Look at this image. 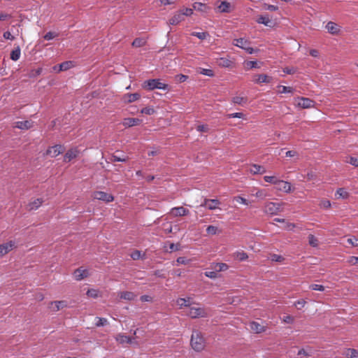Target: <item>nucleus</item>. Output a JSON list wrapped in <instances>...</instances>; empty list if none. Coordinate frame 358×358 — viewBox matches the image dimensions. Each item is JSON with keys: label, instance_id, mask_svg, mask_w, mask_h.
I'll return each instance as SVG.
<instances>
[{"label": "nucleus", "instance_id": "obj_1", "mask_svg": "<svg viewBox=\"0 0 358 358\" xmlns=\"http://www.w3.org/2000/svg\"><path fill=\"white\" fill-rule=\"evenodd\" d=\"M190 344L192 348L196 352H200L204 349L205 341L200 331H194L192 332Z\"/></svg>", "mask_w": 358, "mask_h": 358}, {"label": "nucleus", "instance_id": "obj_2", "mask_svg": "<svg viewBox=\"0 0 358 358\" xmlns=\"http://www.w3.org/2000/svg\"><path fill=\"white\" fill-rule=\"evenodd\" d=\"M143 87L150 91L155 89L169 90V85L162 83L159 79H150L145 80L143 83Z\"/></svg>", "mask_w": 358, "mask_h": 358}, {"label": "nucleus", "instance_id": "obj_3", "mask_svg": "<svg viewBox=\"0 0 358 358\" xmlns=\"http://www.w3.org/2000/svg\"><path fill=\"white\" fill-rule=\"evenodd\" d=\"M193 9L183 7L175 13L172 18V22H181L186 20L187 17L192 15Z\"/></svg>", "mask_w": 358, "mask_h": 358}, {"label": "nucleus", "instance_id": "obj_4", "mask_svg": "<svg viewBox=\"0 0 358 358\" xmlns=\"http://www.w3.org/2000/svg\"><path fill=\"white\" fill-rule=\"evenodd\" d=\"M282 203L267 202L264 206V212L270 215H277L282 211Z\"/></svg>", "mask_w": 358, "mask_h": 358}, {"label": "nucleus", "instance_id": "obj_5", "mask_svg": "<svg viewBox=\"0 0 358 358\" xmlns=\"http://www.w3.org/2000/svg\"><path fill=\"white\" fill-rule=\"evenodd\" d=\"M235 6L234 1H217L215 10L217 13H230L234 10Z\"/></svg>", "mask_w": 358, "mask_h": 358}, {"label": "nucleus", "instance_id": "obj_6", "mask_svg": "<svg viewBox=\"0 0 358 358\" xmlns=\"http://www.w3.org/2000/svg\"><path fill=\"white\" fill-rule=\"evenodd\" d=\"M185 315L192 319L208 317V313L203 308L194 306H191Z\"/></svg>", "mask_w": 358, "mask_h": 358}, {"label": "nucleus", "instance_id": "obj_7", "mask_svg": "<svg viewBox=\"0 0 358 358\" xmlns=\"http://www.w3.org/2000/svg\"><path fill=\"white\" fill-rule=\"evenodd\" d=\"M192 9L193 11L196 10L203 15H208L211 11V7L209 5L201 2H194L192 4Z\"/></svg>", "mask_w": 358, "mask_h": 358}, {"label": "nucleus", "instance_id": "obj_8", "mask_svg": "<svg viewBox=\"0 0 358 358\" xmlns=\"http://www.w3.org/2000/svg\"><path fill=\"white\" fill-rule=\"evenodd\" d=\"M297 106L302 108H310L314 107L315 101L306 97H297Z\"/></svg>", "mask_w": 358, "mask_h": 358}, {"label": "nucleus", "instance_id": "obj_9", "mask_svg": "<svg viewBox=\"0 0 358 358\" xmlns=\"http://www.w3.org/2000/svg\"><path fill=\"white\" fill-rule=\"evenodd\" d=\"M93 196L95 199L103 201L107 203L111 202L114 199V197L111 194L101 191L94 192Z\"/></svg>", "mask_w": 358, "mask_h": 358}, {"label": "nucleus", "instance_id": "obj_10", "mask_svg": "<svg viewBox=\"0 0 358 358\" xmlns=\"http://www.w3.org/2000/svg\"><path fill=\"white\" fill-rule=\"evenodd\" d=\"M275 188L279 191L289 193L292 191V185L289 182L278 180Z\"/></svg>", "mask_w": 358, "mask_h": 358}, {"label": "nucleus", "instance_id": "obj_11", "mask_svg": "<svg viewBox=\"0 0 358 358\" xmlns=\"http://www.w3.org/2000/svg\"><path fill=\"white\" fill-rule=\"evenodd\" d=\"M64 150V148L62 145H55L54 146L50 147L47 150V155H50L52 157H55L58 156L59 154L62 153Z\"/></svg>", "mask_w": 358, "mask_h": 358}, {"label": "nucleus", "instance_id": "obj_12", "mask_svg": "<svg viewBox=\"0 0 358 358\" xmlns=\"http://www.w3.org/2000/svg\"><path fill=\"white\" fill-rule=\"evenodd\" d=\"M220 204V201L218 199H205L201 206H205L209 210H215L218 208Z\"/></svg>", "mask_w": 358, "mask_h": 358}, {"label": "nucleus", "instance_id": "obj_13", "mask_svg": "<svg viewBox=\"0 0 358 358\" xmlns=\"http://www.w3.org/2000/svg\"><path fill=\"white\" fill-rule=\"evenodd\" d=\"M176 304L179 306V308L181 309L184 307H191L192 305L196 304L194 301H192V299L190 297L187 298H178L176 300Z\"/></svg>", "mask_w": 358, "mask_h": 358}, {"label": "nucleus", "instance_id": "obj_14", "mask_svg": "<svg viewBox=\"0 0 358 358\" xmlns=\"http://www.w3.org/2000/svg\"><path fill=\"white\" fill-rule=\"evenodd\" d=\"M74 66V62L72 61H66L58 66H55L53 69L57 71H67Z\"/></svg>", "mask_w": 358, "mask_h": 358}, {"label": "nucleus", "instance_id": "obj_15", "mask_svg": "<svg viewBox=\"0 0 358 358\" xmlns=\"http://www.w3.org/2000/svg\"><path fill=\"white\" fill-rule=\"evenodd\" d=\"M74 278L76 280L80 281L89 275V272L87 269L78 268L73 272Z\"/></svg>", "mask_w": 358, "mask_h": 358}, {"label": "nucleus", "instance_id": "obj_16", "mask_svg": "<svg viewBox=\"0 0 358 358\" xmlns=\"http://www.w3.org/2000/svg\"><path fill=\"white\" fill-rule=\"evenodd\" d=\"M325 29L331 34H340L342 32L340 24H327Z\"/></svg>", "mask_w": 358, "mask_h": 358}, {"label": "nucleus", "instance_id": "obj_17", "mask_svg": "<svg viewBox=\"0 0 358 358\" xmlns=\"http://www.w3.org/2000/svg\"><path fill=\"white\" fill-rule=\"evenodd\" d=\"M217 64L220 67L231 68L234 62L229 58L220 57L217 59Z\"/></svg>", "mask_w": 358, "mask_h": 358}, {"label": "nucleus", "instance_id": "obj_18", "mask_svg": "<svg viewBox=\"0 0 358 358\" xmlns=\"http://www.w3.org/2000/svg\"><path fill=\"white\" fill-rule=\"evenodd\" d=\"M189 213V210L183 208L182 206L174 207L171 209V213L175 217L187 215Z\"/></svg>", "mask_w": 358, "mask_h": 358}, {"label": "nucleus", "instance_id": "obj_19", "mask_svg": "<svg viewBox=\"0 0 358 358\" xmlns=\"http://www.w3.org/2000/svg\"><path fill=\"white\" fill-rule=\"evenodd\" d=\"M249 327L250 329L256 334H259L266 331V327L264 326H262L255 321L250 322Z\"/></svg>", "mask_w": 358, "mask_h": 358}, {"label": "nucleus", "instance_id": "obj_20", "mask_svg": "<svg viewBox=\"0 0 358 358\" xmlns=\"http://www.w3.org/2000/svg\"><path fill=\"white\" fill-rule=\"evenodd\" d=\"M272 80V78L268 76L266 74H259L255 76L253 81L255 83L262 84V83H268Z\"/></svg>", "mask_w": 358, "mask_h": 358}, {"label": "nucleus", "instance_id": "obj_21", "mask_svg": "<svg viewBox=\"0 0 358 358\" xmlns=\"http://www.w3.org/2000/svg\"><path fill=\"white\" fill-rule=\"evenodd\" d=\"M78 154V151L76 148H72L69 150L64 157V160L66 162H69L71 161L73 159L76 158Z\"/></svg>", "mask_w": 358, "mask_h": 358}, {"label": "nucleus", "instance_id": "obj_22", "mask_svg": "<svg viewBox=\"0 0 358 358\" xmlns=\"http://www.w3.org/2000/svg\"><path fill=\"white\" fill-rule=\"evenodd\" d=\"M250 44V41L243 38H236L233 41L234 45H236L243 50H245V48H246L247 46Z\"/></svg>", "mask_w": 358, "mask_h": 358}, {"label": "nucleus", "instance_id": "obj_23", "mask_svg": "<svg viewBox=\"0 0 358 358\" xmlns=\"http://www.w3.org/2000/svg\"><path fill=\"white\" fill-rule=\"evenodd\" d=\"M13 243L8 242L6 243L1 244L0 245V255L3 256L6 254H7L9 251H10L13 248Z\"/></svg>", "mask_w": 358, "mask_h": 358}, {"label": "nucleus", "instance_id": "obj_24", "mask_svg": "<svg viewBox=\"0 0 358 358\" xmlns=\"http://www.w3.org/2000/svg\"><path fill=\"white\" fill-rule=\"evenodd\" d=\"M141 122V120L138 118H125L124 119L122 124L124 127H130L134 125H137Z\"/></svg>", "mask_w": 358, "mask_h": 358}, {"label": "nucleus", "instance_id": "obj_25", "mask_svg": "<svg viewBox=\"0 0 358 358\" xmlns=\"http://www.w3.org/2000/svg\"><path fill=\"white\" fill-rule=\"evenodd\" d=\"M66 306V302L64 301H57L51 303L50 308L53 311H58L61 308Z\"/></svg>", "mask_w": 358, "mask_h": 358}, {"label": "nucleus", "instance_id": "obj_26", "mask_svg": "<svg viewBox=\"0 0 358 358\" xmlns=\"http://www.w3.org/2000/svg\"><path fill=\"white\" fill-rule=\"evenodd\" d=\"M15 127L20 129H28L32 127V122L29 120L17 122Z\"/></svg>", "mask_w": 358, "mask_h": 358}, {"label": "nucleus", "instance_id": "obj_27", "mask_svg": "<svg viewBox=\"0 0 358 358\" xmlns=\"http://www.w3.org/2000/svg\"><path fill=\"white\" fill-rule=\"evenodd\" d=\"M115 339L118 343L121 344L131 343L132 342L131 338L130 337L122 334H117L115 337Z\"/></svg>", "mask_w": 358, "mask_h": 358}, {"label": "nucleus", "instance_id": "obj_28", "mask_svg": "<svg viewBox=\"0 0 358 358\" xmlns=\"http://www.w3.org/2000/svg\"><path fill=\"white\" fill-rule=\"evenodd\" d=\"M136 294L131 292H122L120 294V297L122 299H125L128 301H133L136 298Z\"/></svg>", "mask_w": 358, "mask_h": 358}, {"label": "nucleus", "instance_id": "obj_29", "mask_svg": "<svg viewBox=\"0 0 358 358\" xmlns=\"http://www.w3.org/2000/svg\"><path fill=\"white\" fill-rule=\"evenodd\" d=\"M43 201L41 199H36L30 202L28 205L29 210H37L43 203Z\"/></svg>", "mask_w": 358, "mask_h": 358}, {"label": "nucleus", "instance_id": "obj_30", "mask_svg": "<svg viewBox=\"0 0 358 358\" xmlns=\"http://www.w3.org/2000/svg\"><path fill=\"white\" fill-rule=\"evenodd\" d=\"M250 172L253 174H262L266 172V169L262 166L253 164L250 169Z\"/></svg>", "mask_w": 358, "mask_h": 358}, {"label": "nucleus", "instance_id": "obj_31", "mask_svg": "<svg viewBox=\"0 0 358 358\" xmlns=\"http://www.w3.org/2000/svg\"><path fill=\"white\" fill-rule=\"evenodd\" d=\"M140 97L141 95L138 93L127 94L124 95V98H127V101L128 103L134 102L138 100Z\"/></svg>", "mask_w": 358, "mask_h": 358}, {"label": "nucleus", "instance_id": "obj_32", "mask_svg": "<svg viewBox=\"0 0 358 358\" xmlns=\"http://www.w3.org/2000/svg\"><path fill=\"white\" fill-rule=\"evenodd\" d=\"M20 48L17 47L15 49L13 50L10 53V59L13 61H17L20 57Z\"/></svg>", "mask_w": 358, "mask_h": 358}, {"label": "nucleus", "instance_id": "obj_33", "mask_svg": "<svg viewBox=\"0 0 358 358\" xmlns=\"http://www.w3.org/2000/svg\"><path fill=\"white\" fill-rule=\"evenodd\" d=\"M145 43H146V40L145 38H136V39L134 40L131 45L133 47L138 48V47H142V46L145 45Z\"/></svg>", "mask_w": 358, "mask_h": 358}, {"label": "nucleus", "instance_id": "obj_34", "mask_svg": "<svg viewBox=\"0 0 358 358\" xmlns=\"http://www.w3.org/2000/svg\"><path fill=\"white\" fill-rule=\"evenodd\" d=\"M213 268L216 272L225 271L229 268V266L225 263H217Z\"/></svg>", "mask_w": 358, "mask_h": 358}, {"label": "nucleus", "instance_id": "obj_35", "mask_svg": "<svg viewBox=\"0 0 358 358\" xmlns=\"http://www.w3.org/2000/svg\"><path fill=\"white\" fill-rule=\"evenodd\" d=\"M234 257L239 261H244L248 258V255L246 252L241 251L235 252Z\"/></svg>", "mask_w": 358, "mask_h": 358}, {"label": "nucleus", "instance_id": "obj_36", "mask_svg": "<svg viewBox=\"0 0 358 358\" xmlns=\"http://www.w3.org/2000/svg\"><path fill=\"white\" fill-rule=\"evenodd\" d=\"M345 355L348 358H355L358 357V350L355 349H347L346 352H345Z\"/></svg>", "mask_w": 358, "mask_h": 358}, {"label": "nucleus", "instance_id": "obj_37", "mask_svg": "<svg viewBox=\"0 0 358 358\" xmlns=\"http://www.w3.org/2000/svg\"><path fill=\"white\" fill-rule=\"evenodd\" d=\"M277 87L279 88L278 92L281 93V94H282V93H293L294 92V89L292 87L278 85Z\"/></svg>", "mask_w": 358, "mask_h": 358}, {"label": "nucleus", "instance_id": "obj_38", "mask_svg": "<svg viewBox=\"0 0 358 358\" xmlns=\"http://www.w3.org/2000/svg\"><path fill=\"white\" fill-rule=\"evenodd\" d=\"M252 194L261 199H264L268 196L266 191L264 189H259Z\"/></svg>", "mask_w": 358, "mask_h": 358}, {"label": "nucleus", "instance_id": "obj_39", "mask_svg": "<svg viewBox=\"0 0 358 358\" xmlns=\"http://www.w3.org/2000/svg\"><path fill=\"white\" fill-rule=\"evenodd\" d=\"M308 243L312 247L316 248L318 245V240L313 234L308 236Z\"/></svg>", "mask_w": 358, "mask_h": 358}, {"label": "nucleus", "instance_id": "obj_40", "mask_svg": "<svg viewBox=\"0 0 358 358\" xmlns=\"http://www.w3.org/2000/svg\"><path fill=\"white\" fill-rule=\"evenodd\" d=\"M336 196H338V198L345 199L348 197V194L343 188H339L336 192Z\"/></svg>", "mask_w": 358, "mask_h": 358}, {"label": "nucleus", "instance_id": "obj_41", "mask_svg": "<svg viewBox=\"0 0 358 358\" xmlns=\"http://www.w3.org/2000/svg\"><path fill=\"white\" fill-rule=\"evenodd\" d=\"M96 320H97L95 324L96 327H103L108 324L107 319L104 317H96Z\"/></svg>", "mask_w": 358, "mask_h": 358}, {"label": "nucleus", "instance_id": "obj_42", "mask_svg": "<svg viewBox=\"0 0 358 358\" xmlns=\"http://www.w3.org/2000/svg\"><path fill=\"white\" fill-rule=\"evenodd\" d=\"M232 101L236 104L243 105L246 103L247 99L241 96H234Z\"/></svg>", "mask_w": 358, "mask_h": 358}, {"label": "nucleus", "instance_id": "obj_43", "mask_svg": "<svg viewBox=\"0 0 358 358\" xmlns=\"http://www.w3.org/2000/svg\"><path fill=\"white\" fill-rule=\"evenodd\" d=\"M87 295L89 297L96 299V298L99 297V291L95 289H90L87 292Z\"/></svg>", "mask_w": 358, "mask_h": 358}, {"label": "nucleus", "instance_id": "obj_44", "mask_svg": "<svg viewBox=\"0 0 358 358\" xmlns=\"http://www.w3.org/2000/svg\"><path fill=\"white\" fill-rule=\"evenodd\" d=\"M199 73L209 77H213L214 76L213 71L209 69H200Z\"/></svg>", "mask_w": 358, "mask_h": 358}, {"label": "nucleus", "instance_id": "obj_45", "mask_svg": "<svg viewBox=\"0 0 358 358\" xmlns=\"http://www.w3.org/2000/svg\"><path fill=\"white\" fill-rule=\"evenodd\" d=\"M206 232H207V234H208L215 235V234L218 232V229H217V227H215V226L209 225V226L206 228Z\"/></svg>", "mask_w": 358, "mask_h": 358}, {"label": "nucleus", "instance_id": "obj_46", "mask_svg": "<svg viewBox=\"0 0 358 358\" xmlns=\"http://www.w3.org/2000/svg\"><path fill=\"white\" fill-rule=\"evenodd\" d=\"M57 36H58L57 33L53 32V31H49L44 35L43 38L46 41H50V40L55 38Z\"/></svg>", "mask_w": 358, "mask_h": 358}, {"label": "nucleus", "instance_id": "obj_47", "mask_svg": "<svg viewBox=\"0 0 358 358\" xmlns=\"http://www.w3.org/2000/svg\"><path fill=\"white\" fill-rule=\"evenodd\" d=\"M192 36H196L198 38L203 40L206 38V37L208 36V34L207 32H193L192 34Z\"/></svg>", "mask_w": 358, "mask_h": 358}, {"label": "nucleus", "instance_id": "obj_48", "mask_svg": "<svg viewBox=\"0 0 358 358\" xmlns=\"http://www.w3.org/2000/svg\"><path fill=\"white\" fill-rule=\"evenodd\" d=\"M270 258H271V261L276 262H281L285 259V258L282 256L277 255V254L271 255Z\"/></svg>", "mask_w": 358, "mask_h": 358}, {"label": "nucleus", "instance_id": "obj_49", "mask_svg": "<svg viewBox=\"0 0 358 358\" xmlns=\"http://www.w3.org/2000/svg\"><path fill=\"white\" fill-rule=\"evenodd\" d=\"M264 180L266 182H269V183H272L273 185H276L277 183V181L278 179H277L274 176H265L264 177Z\"/></svg>", "mask_w": 358, "mask_h": 358}, {"label": "nucleus", "instance_id": "obj_50", "mask_svg": "<svg viewBox=\"0 0 358 358\" xmlns=\"http://www.w3.org/2000/svg\"><path fill=\"white\" fill-rule=\"evenodd\" d=\"M259 68V66L257 64V62L256 61H249L246 62V69H257Z\"/></svg>", "mask_w": 358, "mask_h": 358}, {"label": "nucleus", "instance_id": "obj_51", "mask_svg": "<svg viewBox=\"0 0 358 358\" xmlns=\"http://www.w3.org/2000/svg\"><path fill=\"white\" fill-rule=\"evenodd\" d=\"M196 130L199 132L207 133L209 131V127L206 124H200L196 127Z\"/></svg>", "mask_w": 358, "mask_h": 358}, {"label": "nucleus", "instance_id": "obj_52", "mask_svg": "<svg viewBox=\"0 0 358 358\" xmlns=\"http://www.w3.org/2000/svg\"><path fill=\"white\" fill-rule=\"evenodd\" d=\"M309 288L312 290L324 291V287L322 285L312 284L309 286Z\"/></svg>", "mask_w": 358, "mask_h": 358}, {"label": "nucleus", "instance_id": "obj_53", "mask_svg": "<svg viewBox=\"0 0 358 358\" xmlns=\"http://www.w3.org/2000/svg\"><path fill=\"white\" fill-rule=\"evenodd\" d=\"M263 6H264V9H265L266 10H269V11H275V10H278V7L275 5H270V4L264 3L263 5Z\"/></svg>", "mask_w": 358, "mask_h": 358}, {"label": "nucleus", "instance_id": "obj_54", "mask_svg": "<svg viewBox=\"0 0 358 358\" xmlns=\"http://www.w3.org/2000/svg\"><path fill=\"white\" fill-rule=\"evenodd\" d=\"M130 256L134 260H137L141 258V252L140 250H136L131 254Z\"/></svg>", "mask_w": 358, "mask_h": 358}, {"label": "nucleus", "instance_id": "obj_55", "mask_svg": "<svg viewBox=\"0 0 358 358\" xmlns=\"http://www.w3.org/2000/svg\"><path fill=\"white\" fill-rule=\"evenodd\" d=\"M320 206L322 208H329L331 207V202L329 200L324 199L320 201Z\"/></svg>", "mask_w": 358, "mask_h": 358}, {"label": "nucleus", "instance_id": "obj_56", "mask_svg": "<svg viewBox=\"0 0 358 358\" xmlns=\"http://www.w3.org/2000/svg\"><path fill=\"white\" fill-rule=\"evenodd\" d=\"M141 112V113H144L146 115H152L155 113V109L151 107H145L143 108Z\"/></svg>", "mask_w": 358, "mask_h": 358}, {"label": "nucleus", "instance_id": "obj_57", "mask_svg": "<svg viewBox=\"0 0 358 358\" xmlns=\"http://www.w3.org/2000/svg\"><path fill=\"white\" fill-rule=\"evenodd\" d=\"M187 78L188 76L183 74H178L176 76V80L178 83H184L187 80Z\"/></svg>", "mask_w": 358, "mask_h": 358}, {"label": "nucleus", "instance_id": "obj_58", "mask_svg": "<svg viewBox=\"0 0 358 358\" xmlns=\"http://www.w3.org/2000/svg\"><path fill=\"white\" fill-rule=\"evenodd\" d=\"M244 114L243 113H234L227 115L228 118H243Z\"/></svg>", "mask_w": 358, "mask_h": 358}, {"label": "nucleus", "instance_id": "obj_59", "mask_svg": "<svg viewBox=\"0 0 358 358\" xmlns=\"http://www.w3.org/2000/svg\"><path fill=\"white\" fill-rule=\"evenodd\" d=\"M217 272L215 271H206L204 273L205 275L211 279H215L217 277Z\"/></svg>", "mask_w": 358, "mask_h": 358}, {"label": "nucleus", "instance_id": "obj_60", "mask_svg": "<svg viewBox=\"0 0 358 358\" xmlns=\"http://www.w3.org/2000/svg\"><path fill=\"white\" fill-rule=\"evenodd\" d=\"M347 242L352 245V246L357 247L358 246V238L355 237L349 238L347 240Z\"/></svg>", "mask_w": 358, "mask_h": 358}, {"label": "nucleus", "instance_id": "obj_61", "mask_svg": "<svg viewBox=\"0 0 358 358\" xmlns=\"http://www.w3.org/2000/svg\"><path fill=\"white\" fill-rule=\"evenodd\" d=\"M234 200L236 201H237L238 203H240L243 204V205H248V203H249L248 200H246L245 198L239 196L235 197Z\"/></svg>", "mask_w": 358, "mask_h": 358}, {"label": "nucleus", "instance_id": "obj_62", "mask_svg": "<svg viewBox=\"0 0 358 358\" xmlns=\"http://www.w3.org/2000/svg\"><path fill=\"white\" fill-rule=\"evenodd\" d=\"M306 303V301L299 300V301H295L294 305L298 309H301V308H303L305 306Z\"/></svg>", "mask_w": 358, "mask_h": 358}, {"label": "nucleus", "instance_id": "obj_63", "mask_svg": "<svg viewBox=\"0 0 358 358\" xmlns=\"http://www.w3.org/2000/svg\"><path fill=\"white\" fill-rule=\"evenodd\" d=\"M348 162H349L350 164L355 166H358V156L351 157Z\"/></svg>", "mask_w": 358, "mask_h": 358}, {"label": "nucleus", "instance_id": "obj_64", "mask_svg": "<svg viewBox=\"0 0 358 358\" xmlns=\"http://www.w3.org/2000/svg\"><path fill=\"white\" fill-rule=\"evenodd\" d=\"M348 262L352 265L358 264V257L352 256L348 259Z\"/></svg>", "mask_w": 358, "mask_h": 358}]
</instances>
